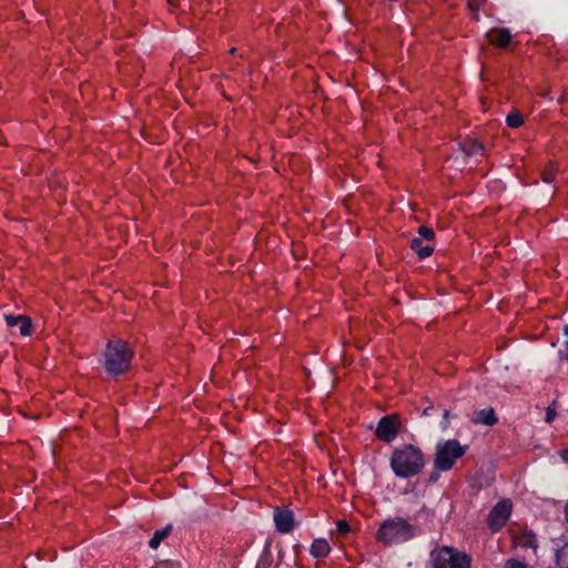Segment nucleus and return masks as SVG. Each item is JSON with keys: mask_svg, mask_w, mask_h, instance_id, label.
<instances>
[{"mask_svg": "<svg viewBox=\"0 0 568 568\" xmlns=\"http://www.w3.org/2000/svg\"><path fill=\"white\" fill-rule=\"evenodd\" d=\"M511 513V503L504 499L497 503L488 515V526L493 531H498L508 520Z\"/></svg>", "mask_w": 568, "mask_h": 568, "instance_id": "0eeeda50", "label": "nucleus"}, {"mask_svg": "<svg viewBox=\"0 0 568 568\" xmlns=\"http://www.w3.org/2000/svg\"><path fill=\"white\" fill-rule=\"evenodd\" d=\"M399 428L400 420L398 415H388L379 419L376 427V436L383 442L390 443L397 437Z\"/></svg>", "mask_w": 568, "mask_h": 568, "instance_id": "423d86ee", "label": "nucleus"}, {"mask_svg": "<svg viewBox=\"0 0 568 568\" xmlns=\"http://www.w3.org/2000/svg\"><path fill=\"white\" fill-rule=\"evenodd\" d=\"M490 42L499 48H506L513 39V36L507 28L494 29L489 33Z\"/></svg>", "mask_w": 568, "mask_h": 568, "instance_id": "9d476101", "label": "nucleus"}, {"mask_svg": "<svg viewBox=\"0 0 568 568\" xmlns=\"http://www.w3.org/2000/svg\"><path fill=\"white\" fill-rule=\"evenodd\" d=\"M565 517H566V520L568 521V501H567V505L565 507Z\"/></svg>", "mask_w": 568, "mask_h": 568, "instance_id": "cd10ccee", "label": "nucleus"}, {"mask_svg": "<svg viewBox=\"0 0 568 568\" xmlns=\"http://www.w3.org/2000/svg\"><path fill=\"white\" fill-rule=\"evenodd\" d=\"M429 565L432 568H470L471 558L454 547L440 546L430 551Z\"/></svg>", "mask_w": 568, "mask_h": 568, "instance_id": "20e7f679", "label": "nucleus"}, {"mask_svg": "<svg viewBox=\"0 0 568 568\" xmlns=\"http://www.w3.org/2000/svg\"><path fill=\"white\" fill-rule=\"evenodd\" d=\"M505 568H527V566L517 559H509L506 561Z\"/></svg>", "mask_w": 568, "mask_h": 568, "instance_id": "4be33fe9", "label": "nucleus"}, {"mask_svg": "<svg viewBox=\"0 0 568 568\" xmlns=\"http://www.w3.org/2000/svg\"><path fill=\"white\" fill-rule=\"evenodd\" d=\"M419 534L418 527L407 519L395 516L383 520L375 534L378 542L386 546L405 544Z\"/></svg>", "mask_w": 568, "mask_h": 568, "instance_id": "f257e3e1", "label": "nucleus"}, {"mask_svg": "<svg viewBox=\"0 0 568 568\" xmlns=\"http://www.w3.org/2000/svg\"><path fill=\"white\" fill-rule=\"evenodd\" d=\"M275 527L280 532L287 534L294 527L293 513L288 509H276L274 511Z\"/></svg>", "mask_w": 568, "mask_h": 568, "instance_id": "6e6552de", "label": "nucleus"}, {"mask_svg": "<svg viewBox=\"0 0 568 568\" xmlns=\"http://www.w3.org/2000/svg\"><path fill=\"white\" fill-rule=\"evenodd\" d=\"M410 247L415 251L420 258H426L432 255L434 248L430 245H423L422 240L415 237L410 241Z\"/></svg>", "mask_w": 568, "mask_h": 568, "instance_id": "4468645a", "label": "nucleus"}, {"mask_svg": "<svg viewBox=\"0 0 568 568\" xmlns=\"http://www.w3.org/2000/svg\"><path fill=\"white\" fill-rule=\"evenodd\" d=\"M171 6H173V0H168Z\"/></svg>", "mask_w": 568, "mask_h": 568, "instance_id": "c85d7f7f", "label": "nucleus"}, {"mask_svg": "<svg viewBox=\"0 0 568 568\" xmlns=\"http://www.w3.org/2000/svg\"><path fill=\"white\" fill-rule=\"evenodd\" d=\"M133 352L122 339L110 341L103 353L104 368L111 375H119L129 369Z\"/></svg>", "mask_w": 568, "mask_h": 568, "instance_id": "7ed1b4c3", "label": "nucleus"}, {"mask_svg": "<svg viewBox=\"0 0 568 568\" xmlns=\"http://www.w3.org/2000/svg\"><path fill=\"white\" fill-rule=\"evenodd\" d=\"M483 3H484V0H468V8L474 13V18L476 20L479 19L477 12Z\"/></svg>", "mask_w": 568, "mask_h": 568, "instance_id": "6ab92c4d", "label": "nucleus"}, {"mask_svg": "<svg viewBox=\"0 0 568 568\" xmlns=\"http://www.w3.org/2000/svg\"><path fill=\"white\" fill-rule=\"evenodd\" d=\"M4 320L8 326H17L22 336H29L31 334V321L27 316L6 315Z\"/></svg>", "mask_w": 568, "mask_h": 568, "instance_id": "1a4fd4ad", "label": "nucleus"}, {"mask_svg": "<svg viewBox=\"0 0 568 568\" xmlns=\"http://www.w3.org/2000/svg\"><path fill=\"white\" fill-rule=\"evenodd\" d=\"M564 335L566 336L565 349L567 352L566 359L568 361V325L564 327Z\"/></svg>", "mask_w": 568, "mask_h": 568, "instance_id": "b1692460", "label": "nucleus"}, {"mask_svg": "<svg viewBox=\"0 0 568 568\" xmlns=\"http://www.w3.org/2000/svg\"><path fill=\"white\" fill-rule=\"evenodd\" d=\"M337 531L341 534H347L349 531V525L345 520H338L336 524Z\"/></svg>", "mask_w": 568, "mask_h": 568, "instance_id": "5701e85b", "label": "nucleus"}, {"mask_svg": "<svg viewBox=\"0 0 568 568\" xmlns=\"http://www.w3.org/2000/svg\"><path fill=\"white\" fill-rule=\"evenodd\" d=\"M506 123L510 128H519L524 123V118L519 112L514 111L507 115Z\"/></svg>", "mask_w": 568, "mask_h": 568, "instance_id": "f3484780", "label": "nucleus"}, {"mask_svg": "<svg viewBox=\"0 0 568 568\" xmlns=\"http://www.w3.org/2000/svg\"><path fill=\"white\" fill-rule=\"evenodd\" d=\"M331 551V546L325 539H315L311 546V554L315 558H324Z\"/></svg>", "mask_w": 568, "mask_h": 568, "instance_id": "f8f14e48", "label": "nucleus"}, {"mask_svg": "<svg viewBox=\"0 0 568 568\" xmlns=\"http://www.w3.org/2000/svg\"><path fill=\"white\" fill-rule=\"evenodd\" d=\"M556 561L559 567L568 568V541L565 544L564 547L557 549Z\"/></svg>", "mask_w": 568, "mask_h": 568, "instance_id": "dca6fc26", "label": "nucleus"}, {"mask_svg": "<svg viewBox=\"0 0 568 568\" xmlns=\"http://www.w3.org/2000/svg\"><path fill=\"white\" fill-rule=\"evenodd\" d=\"M554 416H555V413H554V412H551V410H548V412H547V415H546V420H547V422H551V420H552V418H554Z\"/></svg>", "mask_w": 568, "mask_h": 568, "instance_id": "a878e982", "label": "nucleus"}, {"mask_svg": "<svg viewBox=\"0 0 568 568\" xmlns=\"http://www.w3.org/2000/svg\"><path fill=\"white\" fill-rule=\"evenodd\" d=\"M418 233L425 240H432L435 235L434 231L427 226H419Z\"/></svg>", "mask_w": 568, "mask_h": 568, "instance_id": "412c9836", "label": "nucleus"}, {"mask_svg": "<svg viewBox=\"0 0 568 568\" xmlns=\"http://www.w3.org/2000/svg\"><path fill=\"white\" fill-rule=\"evenodd\" d=\"M171 531H172L171 524L166 525L164 528H162L160 530H156L153 534L152 538L150 539L149 546L152 549H156L160 546V544L170 535Z\"/></svg>", "mask_w": 568, "mask_h": 568, "instance_id": "ddd939ff", "label": "nucleus"}, {"mask_svg": "<svg viewBox=\"0 0 568 568\" xmlns=\"http://www.w3.org/2000/svg\"><path fill=\"white\" fill-rule=\"evenodd\" d=\"M560 457H561L565 462H568V448L562 449V450L560 452Z\"/></svg>", "mask_w": 568, "mask_h": 568, "instance_id": "393cba45", "label": "nucleus"}, {"mask_svg": "<svg viewBox=\"0 0 568 568\" xmlns=\"http://www.w3.org/2000/svg\"><path fill=\"white\" fill-rule=\"evenodd\" d=\"M556 172H557V168L554 165V164H550L549 166H547L541 176H542V181L545 183H551L554 182L555 180V176H556Z\"/></svg>", "mask_w": 568, "mask_h": 568, "instance_id": "a211bd4d", "label": "nucleus"}, {"mask_svg": "<svg viewBox=\"0 0 568 568\" xmlns=\"http://www.w3.org/2000/svg\"><path fill=\"white\" fill-rule=\"evenodd\" d=\"M425 466L422 450L413 445H404L396 448L390 457V467L394 474L400 478L417 475Z\"/></svg>", "mask_w": 568, "mask_h": 568, "instance_id": "f03ea898", "label": "nucleus"}, {"mask_svg": "<svg viewBox=\"0 0 568 568\" xmlns=\"http://www.w3.org/2000/svg\"><path fill=\"white\" fill-rule=\"evenodd\" d=\"M448 415L449 413L447 410H445L444 413V419H447L448 418ZM447 426V420H445V424L443 425V427L445 428Z\"/></svg>", "mask_w": 568, "mask_h": 568, "instance_id": "bb28decb", "label": "nucleus"}, {"mask_svg": "<svg viewBox=\"0 0 568 568\" xmlns=\"http://www.w3.org/2000/svg\"><path fill=\"white\" fill-rule=\"evenodd\" d=\"M484 150V146L481 143L477 142V141H473L468 149L466 150V153L467 154H477V153H480L481 151Z\"/></svg>", "mask_w": 568, "mask_h": 568, "instance_id": "aec40b11", "label": "nucleus"}, {"mask_svg": "<svg viewBox=\"0 0 568 568\" xmlns=\"http://www.w3.org/2000/svg\"><path fill=\"white\" fill-rule=\"evenodd\" d=\"M517 542L526 548H537V538L536 535L531 531H527L518 536Z\"/></svg>", "mask_w": 568, "mask_h": 568, "instance_id": "2eb2a0df", "label": "nucleus"}, {"mask_svg": "<svg viewBox=\"0 0 568 568\" xmlns=\"http://www.w3.org/2000/svg\"><path fill=\"white\" fill-rule=\"evenodd\" d=\"M466 453V447L462 446L456 439H448L438 443L436 446V455L434 466L440 471H447L453 468L456 460Z\"/></svg>", "mask_w": 568, "mask_h": 568, "instance_id": "39448f33", "label": "nucleus"}, {"mask_svg": "<svg viewBox=\"0 0 568 568\" xmlns=\"http://www.w3.org/2000/svg\"><path fill=\"white\" fill-rule=\"evenodd\" d=\"M473 420L475 424H483L487 426H493L497 423L493 408H486L477 412Z\"/></svg>", "mask_w": 568, "mask_h": 568, "instance_id": "9b49d317", "label": "nucleus"}]
</instances>
